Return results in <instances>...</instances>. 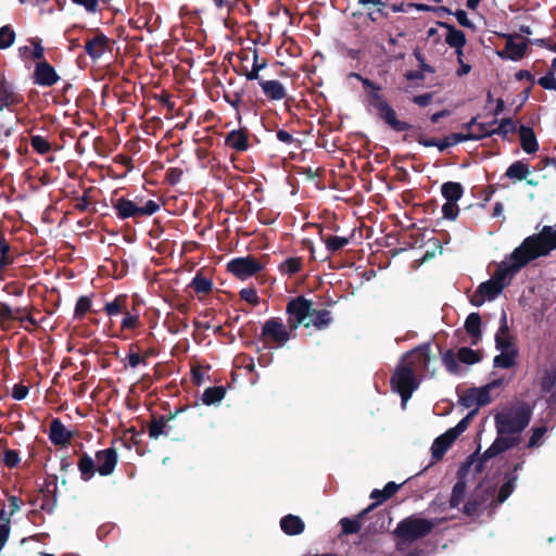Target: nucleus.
I'll return each instance as SVG.
<instances>
[{"label":"nucleus","instance_id":"63","mask_svg":"<svg viewBox=\"0 0 556 556\" xmlns=\"http://www.w3.org/2000/svg\"><path fill=\"white\" fill-rule=\"evenodd\" d=\"M9 504H10V514H9V516H12L13 514H15L20 509L18 501H17V498L15 496H11L9 498Z\"/></svg>","mask_w":556,"mask_h":556},{"label":"nucleus","instance_id":"50","mask_svg":"<svg viewBox=\"0 0 556 556\" xmlns=\"http://www.w3.org/2000/svg\"><path fill=\"white\" fill-rule=\"evenodd\" d=\"M90 305H91V301L86 298V296H81L78 299L77 301V304H76V308H75V313L76 315H84L89 308H90Z\"/></svg>","mask_w":556,"mask_h":556},{"label":"nucleus","instance_id":"8","mask_svg":"<svg viewBox=\"0 0 556 556\" xmlns=\"http://www.w3.org/2000/svg\"><path fill=\"white\" fill-rule=\"evenodd\" d=\"M228 269L238 278L245 279L262 269V265L253 257H239L228 263Z\"/></svg>","mask_w":556,"mask_h":556},{"label":"nucleus","instance_id":"56","mask_svg":"<svg viewBox=\"0 0 556 556\" xmlns=\"http://www.w3.org/2000/svg\"><path fill=\"white\" fill-rule=\"evenodd\" d=\"M28 394V388L22 384H16L13 388L12 395L15 400H23Z\"/></svg>","mask_w":556,"mask_h":556},{"label":"nucleus","instance_id":"31","mask_svg":"<svg viewBox=\"0 0 556 556\" xmlns=\"http://www.w3.org/2000/svg\"><path fill=\"white\" fill-rule=\"evenodd\" d=\"M227 144L237 150H244L247 148V137L241 131H231L227 136Z\"/></svg>","mask_w":556,"mask_h":556},{"label":"nucleus","instance_id":"48","mask_svg":"<svg viewBox=\"0 0 556 556\" xmlns=\"http://www.w3.org/2000/svg\"><path fill=\"white\" fill-rule=\"evenodd\" d=\"M157 210H159V205L154 201L149 200L144 203V205H139V216L152 215Z\"/></svg>","mask_w":556,"mask_h":556},{"label":"nucleus","instance_id":"34","mask_svg":"<svg viewBox=\"0 0 556 556\" xmlns=\"http://www.w3.org/2000/svg\"><path fill=\"white\" fill-rule=\"evenodd\" d=\"M465 492H466L465 483L463 481H458L454 485L453 491H452V496L450 500V504L452 507H456L460 504V502L464 498Z\"/></svg>","mask_w":556,"mask_h":556},{"label":"nucleus","instance_id":"9","mask_svg":"<svg viewBox=\"0 0 556 556\" xmlns=\"http://www.w3.org/2000/svg\"><path fill=\"white\" fill-rule=\"evenodd\" d=\"M34 79L37 85L50 87L54 85L60 77L48 62L40 61L36 64Z\"/></svg>","mask_w":556,"mask_h":556},{"label":"nucleus","instance_id":"38","mask_svg":"<svg viewBox=\"0 0 556 556\" xmlns=\"http://www.w3.org/2000/svg\"><path fill=\"white\" fill-rule=\"evenodd\" d=\"M466 330L471 334H477L480 327V316L477 313H471L465 323Z\"/></svg>","mask_w":556,"mask_h":556},{"label":"nucleus","instance_id":"43","mask_svg":"<svg viewBox=\"0 0 556 556\" xmlns=\"http://www.w3.org/2000/svg\"><path fill=\"white\" fill-rule=\"evenodd\" d=\"M556 375L553 371H545L541 378V387L545 392H549L555 384Z\"/></svg>","mask_w":556,"mask_h":556},{"label":"nucleus","instance_id":"53","mask_svg":"<svg viewBox=\"0 0 556 556\" xmlns=\"http://www.w3.org/2000/svg\"><path fill=\"white\" fill-rule=\"evenodd\" d=\"M16 318L15 311L5 304H0V319L11 320Z\"/></svg>","mask_w":556,"mask_h":556},{"label":"nucleus","instance_id":"40","mask_svg":"<svg viewBox=\"0 0 556 556\" xmlns=\"http://www.w3.org/2000/svg\"><path fill=\"white\" fill-rule=\"evenodd\" d=\"M0 518L3 520V523L0 525V549H1L9 538L10 519H9V517H4V510H1Z\"/></svg>","mask_w":556,"mask_h":556},{"label":"nucleus","instance_id":"33","mask_svg":"<svg viewBox=\"0 0 556 556\" xmlns=\"http://www.w3.org/2000/svg\"><path fill=\"white\" fill-rule=\"evenodd\" d=\"M326 249L328 252L333 253L349 243V238L345 237H329L325 240Z\"/></svg>","mask_w":556,"mask_h":556},{"label":"nucleus","instance_id":"28","mask_svg":"<svg viewBox=\"0 0 556 556\" xmlns=\"http://www.w3.org/2000/svg\"><path fill=\"white\" fill-rule=\"evenodd\" d=\"M501 354L494 358V364L502 368H509L514 365L516 356L515 349L500 350Z\"/></svg>","mask_w":556,"mask_h":556},{"label":"nucleus","instance_id":"54","mask_svg":"<svg viewBox=\"0 0 556 556\" xmlns=\"http://www.w3.org/2000/svg\"><path fill=\"white\" fill-rule=\"evenodd\" d=\"M443 362L448 371H451V372L457 371V362H456L454 354L447 353L444 356Z\"/></svg>","mask_w":556,"mask_h":556},{"label":"nucleus","instance_id":"27","mask_svg":"<svg viewBox=\"0 0 556 556\" xmlns=\"http://www.w3.org/2000/svg\"><path fill=\"white\" fill-rule=\"evenodd\" d=\"M529 174H530V170H529L528 166L520 162H516V163L511 164L506 172V175L509 178H514L517 180L527 179Z\"/></svg>","mask_w":556,"mask_h":556},{"label":"nucleus","instance_id":"20","mask_svg":"<svg viewBox=\"0 0 556 556\" xmlns=\"http://www.w3.org/2000/svg\"><path fill=\"white\" fill-rule=\"evenodd\" d=\"M446 42L451 46L457 49L456 53L458 56H462V47L465 45L466 39L463 31L452 27L447 26V35L445 38Z\"/></svg>","mask_w":556,"mask_h":556},{"label":"nucleus","instance_id":"1","mask_svg":"<svg viewBox=\"0 0 556 556\" xmlns=\"http://www.w3.org/2000/svg\"><path fill=\"white\" fill-rule=\"evenodd\" d=\"M544 245H546V243L540 233L526 238L521 245L513 252V264L500 265L493 277L479 286L477 292L471 296V304L480 306L486 300H494L502 292L507 280L510 279L522 266L534 258L548 254L543 253L542 250L546 249Z\"/></svg>","mask_w":556,"mask_h":556},{"label":"nucleus","instance_id":"14","mask_svg":"<svg viewBox=\"0 0 556 556\" xmlns=\"http://www.w3.org/2000/svg\"><path fill=\"white\" fill-rule=\"evenodd\" d=\"M260 85L266 97L271 100H281L286 96V89L278 80H263Z\"/></svg>","mask_w":556,"mask_h":556},{"label":"nucleus","instance_id":"7","mask_svg":"<svg viewBox=\"0 0 556 556\" xmlns=\"http://www.w3.org/2000/svg\"><path fill=\"white\" fill-rule=\"evenodd\" d=\"M472 416L473 413H469L454 428L448 429L445 433L434 440L431 446V452L435 459H440L456 438L467 429Z\"/></svg>","mask_w":556,"mask_h":556},{"label":"nucleus","instance_id":"25","mask_svg":"<svg viewBox=\"0 0 556 556\" xmlns=\"http://www.w3.org/2000/svg\"><path fill=\"white\" fill-rule=\"evenodd\" d=\"M540 235L546 243V249L542 250L543 253H549L552 250L556 249V225L544 226Z\"/></svg>","mask_w":556,"mask_h":556},{"label":"nucleus","instance_id":"13","mask_svg":"<svg viewBox=\"0 0 556 556\" xmlns=\"http://www.w3.org/2000/svg\"><path fill=\"white\" fill-rule=\"evenodd\" d=\"M116 453L113 450H104L96 455L97 471L101 476H108L113 472L116 465Z\"/></svg>","mask_w":556,"mask_h":556},{"label":"nucleus","instance_id":"26","mask_svg":"<svg viewBox=\"0 0 556 556\" xmlns=\"http://www.w3.org/2000/svg\"><path fill=\"white\" fill-rule=\"evenodd\" d=\"M96 462L88 455L80 457L78 468L83 475L84 480H89L96 472Z\"/></svg>","mask_w":556,"mask_h":556},{"label":"nucleus","instance_id":"64","mask_svg":"<svg viewBox=\"0 0 556 556\" xmlns=\"http://www.w3.org/2000/svg\"><path fill=\"white\" fill-rule=\"evenodd\" d=\"M277 137H278V139H279L280 141H282V142H287V143H288V142H291V141L293 140V137H292L289 132H287V131H285V130H279V131L277 132Z\"/></svg>","mask_w":556,"mask_h":556},{"label":"nucleus","instance_id":"21","mask_svg":"<svg viewBox=\"0 0 556 556\" xmlns=\"http://www.w3.org/2000/svg\"><path fill=\"white\" fill-rule=\"evenodd\" d=\"M50 438L56 444H65L70 440V434L59 420H53L50 427Z\"/></svg>","mask_w":556,"mask_h":556},{"label":"nucleus","instance_id":"5","mask_svg":"<svg viewBox=\"0 0 556 556\" xmlns=\"http://www.w3.org/2000/svg\"><path fill=\"white\" fill-rule=\"evenodd\" d=\"M435 526L437 522L432 520L409 517L397 525L395 533L405 541H415L430 533Z\"/></svg>","mask_w":556,"mask_h":556},{"label":"nucleus","instance_id":"30","mask_svg":"<svg viewBox=\"0 0 556 556\" xmlns=\"http://www.w3.org/2000/svg\"><path fill=\"white\" fill-rule=\"evenodd\" d=\"M225 392L222 388H207L203 395L202 401L206 405L220 402L224 399Z\"/></svg>","mask_w":556,"mask_h":556},{"label":"nucleus","instance_id":"36","mask_svg":"<svg viewBox=\"0 0 556 556\" xmlns=\"http://www.w3.org/2000/svg\"><path fill=\"white\" fill-rule=\"evenodd\" d=\"M169 428L170 427L168 426V422H165V421H162V420L154 421L150 426V437L156 439V438H159L162 434H166L167 435Z\"/></svg>","mask_w":556,"mask_h":556},{"label":"nucleus","instance_id":"52","mask_svg":"<svg viewBox=\"0 0 556 556\" xmlns=\"http://www.w3.org/2000/svg\"><path fill=\"white\" fill-rule=\"evenodd\" d=\"M240 294H241V298L249 303L257 304V302H258V296L254 289H251V288L243 289V290H241Z\"/></svg>","mask_w":556,"mask_h":556},{"label":"nucleus","instance_id":"35","mask_svg":"<svg viewBox=\"0 0 556 556\" xmlns=\"http://www.w3.org/2000/svg\"><path fill=\"white\" fill-rule=\"evenodd\" d=\"M517 477L513 476L508 479V481L503 484L498 492V502L503 503L505 502L509 495L514 492L516 488Z\"/></svg>","mask_w":556,"mask_h":556},{"label":"nucleus","instance_id":"32","mask_svg":"<svg viewBox=\"0 0 556 556\" xmlns=\"http://www.w3.org/2000/svg\"><path fill=\"white\" fill-rule=\"evenodd\" d=\"M15 41V31L8 25L0 28V49H8Z\"/></svg>","mask_w":556,"mask_h":556},{"label":"nucleus","instance_id":"3","mask_svg":"<svg viewBox=\"0 0 556 556\" xmlns=\"http://www.w3.org/2000/svg\"><path fill=\"white\" fill-rule=\"evenodd\" d=\"M428 361V349H419L406 354L403 364L397 367L392 382L400 393L403 404L410 399L413 391L418 387L415 371L421 365H426Z\"/></svg>","mask_w":556,"mask_h":556},{"label":"nucleus","instance_id":"58","mask_svg":"<svg viewBox=\"0 0 556 556\" xmlns=\"http://www.w3.org/2000/svg\"><path fill=\"white\" fill-rule=\"evenodd\" d=\"M74 3L85 7L89 12H96L98 0H72Z\"/></svg>","mask_w":556,"mask_h":556},{"label":"nucleus","instance_id":"51","mask_svg":"<svg viewBox=\"0 0 556 556\" xmlns=\"http://www.w3.org/2000/svg\"><path fill=\"white\" fill-rule=\"evenodd\" d=\"M3 462L9 467H14L18 464L20 457L15 451L7 450L4 452V458Z\"/></svg>","mask_w":556,"mask_h":556},{"label":"nucleus","instance_id":"15","mask_svg":"<svg viewBox=\"0 0 556 556\" xmlns=\"http://www.w3.org/2000/svg\"><path fill=\"white\" fill-rule=\"evenodd\" d=\"M281 529L289 535L300 534L304 530V522L300 517L288 515L280 521Z\"/></svg>","mask_w":556,"mask_h":556},{"label":"nucleus","instance_id":"4","mask_svg":"<svg viewBox=\"0 0 556 556\" xmlns=\"http://www.w3.org/2000/svg\"><path fill=\"white\" fill-rule=\"evenodd\" d=\"M287 311L290 315L289 326L291 329H296L300 325L304 327L314 326L317 329H321L331 321L328 311H317L313 308L312 302L302 298L290 302Z\"/></svg>","mask_w":556,"mask_h":556},{"label":"nucleus","instance_id":"60","mask_svg":"<svg viewBox=\"0 0 556 556\" xmlns=\"http://www.w3.org/2000/svg\"><path fill=\"white\" fill-rule=\"evenodd\" d=\"M137 324V317L130 314H126V316L123 319V327L124 328H134Z\"/></svg>","mask_w":556,"mask_h":556},{"label":"nucleus","instance_id":"55","mask_svg":"<svg viewBox=\"0 0 556 556\" xmlns=\"http://www.w3.org/2000/svg\"><path fill=\"white\" fill-rule=\"evenodd\" d=\"M539 84L545 89L556 90V79L552 75H546L539 79Z\"/></svg>","mask_w":556,"mask_h":556},{"label":"nucleus","instance_id":"2","mask_svg":"<svg viewBox=\"0 0 556 556\" xmlns=\"http://www.w3.org/2000/svg\"><path fill=\"white\" fill-rule=\"evenodd\" d=\"M530 421V410L523 406L502 412L495 416L497 438L483 453L482 459L488 460L520 443L519 433Z\"/></svg>","mask_w":556,"mask_h":556},{"label":"nucleus","instance_id":"22","mask_svg":"<svg viewBox=\"0 0 556 556\" xmlns=\"http://www.w3.org/2000/svg\"><path fill=\"white\" fill-rule=\"evenodd\" d=\"M442 194L446 202H456L463 195V187L459 182H445L442 186Z\"/></svg>","mask_w":556,"mask_h":556},{"label":"nucleus","instance_id":"10","mask_svg":"<svg viewBox=\"0 0 556 556\" xmlns=\"http://www.w3.org/2000/svg\"><path fill=\"white\" fill-rule=\"evenodd\" d=\"M262 333L264 337L269 338L279 344H283L289 340V333L285 325L275 318H271L264 324Z\"/></svg>","mask_w":556,"mask_h":556},{"label":"nucleus","instance_id":"16","mask_svg":"<svg viewBox=\"0 0 556 556\" xmlns=\"http://www.w3.org/2000/svg\"><path fill=\"white\" fill-rule=\"evenodd\" d=\"M483 138V132L479 128L478 132H468V134H453L445 138V140L439 146V150L443 151L445 148L450 146H454L458 142L466 141V140H478Z\"/></svg>","mask_w":556,"mask_h":556},{"label":"nucleus","instance_id":"41","mask_svg":"<svg viewBox=\"0 0 556 556\" xmlns=\"http://www.w3.org/2000/svg\"><path fill=\"white\" fill-rule=\"evenodd\" d=\"M192 287L197 292H208L211 290L212 283L204 277L197 276L192 280Z\"/></svg>","mask_w":556,"mask_h":556},{"label":"nucleus","instance_id":"45","mask_svg":"<svg viewBox=\"0 0 556 556\" xmlns=\"http://www.w3.org/2000/svg\"><path fill=\"white\" fill-rule=\"evenodd\" d=\"M21 51L25 54V53H29V56L33 59V60H36L38 62L40 61H45L43 60V48L38 43V42H34V49L30 51L29 48L25 47L23 49H21Z\"/></svg>","mask_w":556,"mask_h":556},{"label":"nucleus","instance_id":"57","mask_svg":"<svg viewBox=\"0 0 556 556\" xmlns=\"http://www.w3.org/2000/svg\"><path fill=\"white\" fill-rule=\"evenodd\" d=\"M301 262L299 258H289L285 263V267L289 274H294L300 269Z\"/></svg>","mask_w":556,"mask_h":556},{"label":"nucleus","instance_id":"12","mask_svg":"<svg viewBox=\"0 0 556 556\" xmlns=\"http://www.w3.org/2000/svg\"><path fill=\"white\" fill-rule=\"evenodd\" d=\"M527 50V41L521 37H509L507 39L505 49L500 52L502 58H507L510 60H519L523 56Z\"/></svg>","mask_w":556,"mask_h":556},{"label":"nucleus","instance_id":"42","mask_svg":"<svg viewBox=\"0 0 556 556\" xmlns=\"http://www.w3.org/2000/svg\"><path fill=\"white\" fill-rule=\"evenodd\" d=\"M399 489V485L394 482H389L382 491H374L371 493V497L380 496L382 500H386L390 497L392 494H394Z\"/></svg>","mask_w":556,"mask_h":556},{"label":"nucleus","instance_id":"47","mask_svg":"<svg viewBox=\"0 0 556 556\" xmlns=\"http://www.w3.org/2000/svg\"><path fill=\"white\" fill-rule=\"evenodd\" d=\"M31 146L39 153H46L49 150V143L40 136H34L31 138Z\"/></svg>","mask_w":556,"mask_h":556},{"label":"nucleus","instance_id":"17","mask_svg":"<svg viewBox=\"0 0 556 556\" xmlns=\"http://www.w3.org/2000/svg\"><path fill=\"white\" fill-rule=\"evenodd\" d=\"M495 341H496V348L498 350L514 349L513 343H511V339H510V337L508 334L505 313H503V315H502V324H501L500 329H498V331L496 333Z\"/></svg>","mask_w":556,"mask_h":556},{"label":"nucleus","instance_id":"44","mask_svg":"<svg viewBox=\"0 0 556 556\" xmlns=\"http://www.w3.org/2000/svg\"><path fill=\"white\" fill-rule=\"evenodd\" d=\"M14 102V94L8 89L4 84H0V105L9 106Z\"/></svg>","mask_w":556,"mask_h":556},{"label":"nucleus","instance_id":"61","mask_svg":"<svg viewBox=\"0 0 556 556\" xmlns=\"http://www.w3.org/2000/svg\"><path fill=\"white\" fill-rule=\"evenodd\" d=\"M431 101V94L426 93L414 98V102L420 106H426Z\"/></svg>","mask_w":556,"mask_h":556},{"label":"nucleus","instance_id":"18","mask_svg":"<svg viewBox=\"0 0 556 556\" xmlns=\"http://www.w3.org/2000/svg\"><path fill=\"white\" fill-rule=\"evenodd\" d=\"M108 40L104 36H97L86 43L87 53L93 58H100L106 50Z\"/></svg>","mask_w":556,"mask_h":556},{"label":"nucleus","instance_id":"11","mask_svg":"<svg viewBox=\"0 0 556 556\" xmlns=\"http://www.w3.org/2000/svg\"><path fill=\"white\" fill-rule=\"evenodd\" d=\"M375 105L377 106L380 116L395 130H404L407 128V124L396 118L395 112L391 109L388 103L382 101L377 93L374 94Z\"/></svg>","mask_w":556,"mask_h":556},{"label":"nucleus","instance_id":"49","mask_svg":"<svg viewBox=\"0 0 556 556\" xmlns=\"http://www.w3.org/2000/svg\"><path fill=\"white\" fill-rule=\"evenodd\" d=\"M546 428L545 427H539L533 429V433L529 440L528 447H534L539 444L541 438L545 434Z\"/></svg>","mask_w":556,"mask_h":556},{"label":"nucleus","instance_id":"59","mask_svg":"<svg viewBox=\"0 0 556 556\" xmlns=\"http://www.w3.org/2000/svg\"><path fill=\"white\" fill-rule=\"evenodd\" d=\"M455 17L457 20V22L462 25V26H465V27H471L472 24L471 22L469 21V18L467 17V14L465 11L463 10H458L455 12Z\"/></svg>","mask_w":556,"mask_h":556},{"label":"nucleus","instance_id":"23","mask_svg":"<svg viewBox=\"0 0 556 556\" xmlns=\"http://www.w3.org/2000/svg\"><path fill=\"white\" fill-rule=\"evenodd\" d=\"M118 215L123 218L139 216V205L129 200H119L116 204Z\"/></svg>","mask_w":556,"mask_h":556},{"label":"nucleus","instance_id":"39","mask_svg":"<svg viewBox=\"0 0 556 556\" xmlns=\"http://www.w3.org/2000/svg\"><path fill=\"white\" fill-rule=\"evenodd\" d=\"M125 298L117 296L113 302L105 305V311L109 315H115L124 311Z\"/></svg>","mask_w":556,"mask_h":556},{"label":"nucleus","instance_id":"19","mask_svg":"<svg viewBox=\"0 0 556 556\" xmlns=\"http://www.w3.org/2000/svg\"><path fill=\"white\" fill-rule=\"evenodd\" d=\"M520 142L522 149L527 153H533L538 150V142L535 139V135L529 127H521L519 129Z\"/></svg>","mask_w":556,"mask_h":556},{"label":"nucleus","instance_id":"29","mask_svg":"<svg viewBox=\"0 0 556 556\" xmlns=\"http://www.w3.org/2000/svg\"><path fill=\"white\" fill-rule=\"evenodd\" d=\"M366 511H367V509L363 510L358 515V517L355 519H349V518L341 519L343 533L344 534L357 533L361 530V518L366 514Z\"/></svg>","mask_w":556,"mask_h":556},{"label":"nucleus","instance_id":"24","mask_svg":"<svg viewBox=\"0 0 556 556\" xmlns=\"http://www.w3.org/2000/svg\"><path fill=\"white\" fill-rule=\"evenodd\" d=\"M479 128L483 132V137L488 135H492L495 132L506 135L508 132H513L516 128L515 123L510 118H506L502 121L500 126L496 129H491L486 125L479 124Z\"/></svg>","mask_w":556,"mask_h":556},{"label":"nucleus","instance_id":"6","mask_svg":"<svg viewBox=\"0 0 556 556\" xmlns=\"http://www.w3.org/2000/svg\"><path fill=\"white\" fill-rule=\"evenodd\" d=\"M500 384V380H494L483 387L469 389L464 393L460 402L467 408L475 407V409L471 412L475 415L479 407L492 402L491 392L495 388H498Z\"/></svg>","mask_w":556,"mask_h":556},{"label":"nucleus","instance_id":"37","mask_svg":"<svg viewBox=\"0 0 556 556\" xmlns=\"http://www.w3.org/2000/svg\"><path fill=\"white\" fill-rule=\"evenodd\" d=\"M457 356L460 362L466 364H475L479 361L477 353L469 348H462Z\"/></svg>","mask_w":556,"mask_h":556},{"label":"nucleus","instance_id":"46","mask_svg":"<svg viewBox=\"0 0 556 556\" xmlns=\"http://www.w3.org/2000/svg\"><path fill=\"white\" fill-rule=\"evenodd\" d=\"M442 212L444 217L455 219L458 215V205L456 202H446L442 207Z\"/></svg>","mask_w":556,"mask_h":556},{"label":"nucleus","instance_id":"62","mask_svg":"<svg viewBox=\"0 0 556 556\" xmlns=\"http://www.w3.org/2000/svg\"><path fill=\"white\" fill-rule=\"evenodd\" d=\"M142 362H143V358L137 353H132L128 357V363L131 367H137Z\"/></svg>","mask_w":556,"mask_h":556}]
</instances>
